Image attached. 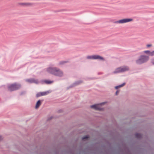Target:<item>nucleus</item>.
Listing matches in <instances>:
<instances>
[{
    "label": "nucleus",
    "mask_w": 154,
    "mask_h": 154,
    "mask_svg": "<svg viewBox=\"0 0 154 154\" xmlns=\"http://www.w3.org/2000/svg\"><path fill=\"white\" fill-rule=\"evenodd\" d=\"M47 71L50 73L57 76H61L63 75L62 71L55 67H49L47 68Z\"/></svg>",
    "instance_id": "f257e3e1"
},
{
    "label": "nucleus",
    "mask_w": 154,
    "mask_h": 154,
    "mask_svg": "<svg viewBox=\"0 0 154 154\" xmlns=\"http://www.w3.org/2000/svg\"><path fill=\"white\" fill-rule=\"evenodd\" d=\"M149 59V57L146 56H141L140 58L137 60L136 61L137 64H140L148 60Z\"/></svg>",
    "instance_id": "f03ea898"
},
{
    "label": "nucleus",
    "mask_w": 154,
    "mask_h": 154,
    "mask_svg": "<svg viewBox=\"0 0 154 154\" xmlns=\"http://www.w3.org/2000/svg\"><path fill=\"white\" fill-rule=\"evenodd\" d=\"M20 85L19 84H14L9 85L8 87V90L10 91L16 90L20 88Z\"/></svg>",
    "instance_id": "7ed1b4c3"
},
{
    "label": "nucleus",
    "mask_w": 154,
    "mask_h": 154,
    "mask_svg": "<svg viewBox=\"0 0 154 154\" xmlns=\"http://www.w3.org/2000/svg\"><path fill=\"white\" fill-rule=\"evenodd\" d=\"M129 68L127 66H123L117 68L115 71L113 72L114 73H118L121 72L128 71Z\"/></svg>",
    "instance_id": "20e7f679"
},
{
    "label": "nucleus",
    "mask_w": 154,
    "mask_h": 154,
    "mask_svg": "<svg viewBox=\"0 0 154 154\" xmlns=\"http://www.w3.org/2000/svg\"><path fill=\"white\" fill-rule=\"evenodd\" d=\"M133 19L132 18L123 19L115 22L116 23L123 24L132 21Z\"/></svg>",
    "instance_id": "39448f33"
},
{
    "label": "nucleus",
    "mask_w": 154,
    "mask_h": 154,
    "mask_svg": "<svg viewBox=\"0 0 154 154\" xmlns=\"http://www.w3.org/2000/svg\"><path fill=\"white\" fill-rule=\"evenodd\" d=\"M133 19L132 18L123 19L115 22L116 23L123 24L132 21Z\"/></svg>",
    "instance_id": "423d86ee"
},
{
    "label": "nucleus",
    "mask_w": 154,
    "mask_h": 154,
    "mask_svg": "<svg viewBox=\"0 0 154 154\" xmlns=\"http://www.w3.org/2000/svg\"><path fill=\"white\" fill-rule=\"evenodd\" d=\"M105 103L104 102L99 104L93 105L91 106V107L96 110H102L103 109V108L102 107V105Z\"/></svg>",
    "instance_id": "0eeeda50"
},
{
    "label": "nucleus",
    "mask_w": 154,
    "mask_h": 154,
    "mask_svg": "<svg viewBox=\"0 0 154 154\" xmlns=\"http://www.w3.org/2000/svg\"><path fill=\"white\" fill-rule=\"evenodd\" d=\"M88 59H98L104 60V58L98 55H93L92 56H88L87 57Z\"/></svg>",
    "instance_id": "6e6552de"
},
{
    "label": "nucleus",
    "mask_w": 154,
    "mask_h": 154,
    "mask_svg": "<svg viewBox=\"0 0 154 154\" xmlns=\"http://www.w3.org/2000/svg\"><path fill=\"white\" fill-rule=\"evenodd\" d=\"M49 93V92L48 91L43 92H40L36 94L37 97H39L42 96H45L48 94Z\"/></svg>",
    "instance_id": "1a4fd4ad"
},
{
    "label": "nucleus",
    "mask_w": 154,
    "mask_h": 154,
    "mask_svg": "<svg viewBox=\"0 0 154 154\" xmlns=\"http://www.w3.org/2000/svg\"><path fill=\"white\" fill-rule=\"evenodd\" d=\"M26 81L30 83H34L38 84V82L37 80L34 79H27L26 80Z\"/></svg>",
    "instance_id": "9d476101"
},
{
    "label": "nucleus",
    "mask_w": 154,
    "mask_h": 154,
    "mask_svg": "<svg viewBox=\"0 0 154 154\" xmlns=\"http://www.w3.org/2000/svg\"><path fill=\"white\" fill-rule=\"evenodd\" d=\"M41 102L40 100H38L37 102L36 106H35V108L37 109L38 108L39 106L41 105Z\"/></svg>",
    "instance_id": "9b49d317"
},
{
    "label": "nucleus",
    "mask_w": 154,
    "mask_h": 154,
    "mask_svg": "<svg viewBox=\"0 0 154 154\" xmlns=\"http://www.w3.org/2000/svg\"><path fill=\"white\" fill-rule=\"evenodd\" d=\"M44 82L45 83L47 84H50L53 82V81H51L48 80H45L44 81Z\"/></svg>",
    "instance_id": "f8f14e48"
},
{
    "label": "nucleus",
    "mask_w": 154,
    "mask_h": 154,
    "mask_svg": "<svg viewBox=\"0 0 154 154\" xmlns=\"http://www.w3.org/2000/svg\"><path fill=\"white\" fill-rule=\"evenodd\" d=\"M125 83H123L121 85H119V86H116L115 87V88L116 89H118V88H120L121 87H122V86H124L125 85Z\"/></svg>",
    "instance_id": "ddd939ff"
},
{
    "label": "nucleus",
    "mask_w": 154,
    "mask_h": 154,
    "mask_svg": "<svg viewBox=\"0 0 154 154\" xmlns=\"http://www.w3.org/2000/svg\"><path fill=\"white\" fill-rule=\"evenodd\" d=\"M20 4L22 5H26V6H29L32 5V4L31 3H21Z\"/></svg>",
    "instance_id": "4468645a"
},
{
    "label": "nucleus",
    "mask_w": 154,
    "mask_h": 154,
    "mask_svg": "<svg viewBox=\"0 0 154 154\" xmlns=\"http://www.w3.org/2000/svg\"><path fill=\"white\" fill-rule=\"evenodd\" d=\"M135 137L137 138H140L141 137V135L139 133H136L135 134Z\"/></svg>",
    "instance_id": "2eb2a0df"
},
{
    "label": "nucleus",
    "mask_w": 154,
    "mask_h": 154,
    "mask_svg": "<svg viewBox=\"0 0 154 154\" xmlns=\"http://www.w3.org/2000/svg\"><path fill=\"white\" fill-rule=\"evenodd\" d=\"M143 52L146 54H148L149 55L150 51H143Z\"/></svg>",
    "instance_id": "dca6fc26"
},
{
    "label": "nucleus",
    "mask_w": 154,
    "mask_h": 154,
    "mask_svg": "<svg viewBox=\"0 0 154 154\" xmlns=\"http://www.w3.org/2000/svg\"><path fill=\"white\" fill-rule=\"evenodd\" d=\"M89 138V136L88 135H86L84 137H82V139L83 140H84L85 139H87Z\"/></svg>",
    "instance_id": "f3484780"
},
{
    "label": "nucleus",
    "mask_w": 154,
    "mask_h": 154,
    "mask_svg": "<svg viewBox=\"0 0 154 154\" xmlns=\"http://www.w3.org/2000/svg\"><path fill=\"white\" fill-rule=\"evenodd\" d=\"M149 55L151 56H154V51H153L152 52H150Z\"/></svg>",
    "instance_id": "a211bd4d"
},
{
    "label": "nucleus",
    "mask_w": 154,
    "mask_h": 154,
    "mask_svg": "<svg viewBox=\"0 0 154 154\" xmlns=\"http://www.w3.org/2000/svg\"><path fill=\"white\" fill-rule=\"evenodd\" d=\"M146 47L147 48H149L152 46V45L151 44H147L146 45Z\"/></svg>",
    "instance_id": "6ab92c4d"
},
{
    "label": "nucleus",
    "mask_w": 154,
    "mask_h": 154,
    "mask_svg": "<svg viewBox=\"0 0 154 154\" xmlns=\"http://www.w3.org/2000/svg\"><path fill=\"white\" fill-rule=\"evenodd\" d=\"M151 62L154 65V59H152V60Z\"/></svg>",
    "instance_id": "aec40b11"
},
{
    "label": "nucleus",
    "mask_w": 154,
    "mask_h": 154,
    "mask_svg": "<svg viewBox=\"0 0 154 154\" xmlns=\"http://www.w3.org/2000/svg\"><path fill=\"white\" fill-rule=\"evenodd\" d=\"M65 63V62H60V65H61V64H63L64 63Z\"/></svg>",
    "instance_id": "412c9836"
},
{
    "label": "nucleus",
    "mask_w": 154,
    "mask_h": 154,
    "mask_svg": "<svg viewBox=\"0 0 154 154\" xmlns=\"http://www.w3.org/2000/svg\"><path fill=\"white\" fill-rule=\"evenodd\" d=\"M119 93V91H117L116 92V95H117Z\"/></svg>",
    "instance_id": "4be33fe9"
},
{
    "label": "nucleus",
    "mask_w": 154,
    "mask_h": 154,
    "mask_svg": "<svg viewBox=\"0 0 154 154\" xmlns=\"http://www.w3.org/2000/svg\"><path fill=\"white\" fill-rule=\"evenodd\" d=\"M2 139V137L0 136V141Z\"/></svg>",
    "instance_id": "5701e85b"
},
{
    "label": "nucleus",
    "mask_w": 154,
    "mask_h": 154,
    "mask_svg": "<svg viewBox=\"0 0 154 154\" xmlns=\"http://www.w3.org/2000/svg\"><path fill=\"white\" fill-rule=\"evenodd\" d=\"M80 83H78L77 84H79Z\"/></svg>",
    "instance_id": "b1692460"
}]
</instances>
